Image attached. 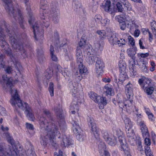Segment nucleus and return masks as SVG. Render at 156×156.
I'll return each instance as SVG.
<instances>
[{
	"label": "nucleus",
	"mask_w": 156,
	"mask_h": 156,
	"mask_svg": "<svg viewBox=\"0 0 156 156\" xmlns=\"http://www.w3.org/2000/svg\"><path fill=\"white\" fill-rule=\"evenodd\" d=\"M97 33L100 35V37L101 38L103 37L106 34L105 31L103 30H98L97 31Z\"/></svg>",
	"instance_id": "51"
},
{
	"label": "nucleus",
	"mask_w": 156,
	"mask_h": 156,
	"mask_svg": "<svg viewBox=\"0 0 156 156\" xmlns=\"http://www.w3.org/2000/svg\"><path fill=\"white\" fill-rule=\"evenodd\" d=\"M99 151L100 153L106 151H105L106 146L104 142H101L98 145Z\"/></svg>",
	"instance_id": "35"
},
{
	"label": "nucleus",
	"mask_w": 156,
	"mask_h": 156,
	"mask_svg": "<svg viewBox=\"0 0 156 156\" xmlns=\"http://www.w3.org/2000/svg\"><path fill=\"white\" fill-rule=\"evenodd\" d=\"M102 5V8L106 12L110 13L112 12V9L110 0H104Z\"/></svg>",
	"instance_id": "26"
},
{
	"label": "nucleus",
	"mask_w": 156,
	"mask_h": 156,
	"mask_svg": "<svg viewBox=\"0 0 156 156\" xmlns=\"http://www.w3.org/2000/svg\"><path fill=\"white\" fill-rule=\"evenodd\" d=\"M26 126L27 129L30 130H33L34 129L33 125L30 123H26Z\"/></svg>",
	"instance_id": "57"
},
{
	"label": "nucleus",
	"mask_w": 156,
	"mask_h": 156,
	"mask_svg": "<svg viewBox=\"0 0 156 156\" xmlns=\"http://www.w3.org/2000/svg\"><path fill=\"white\" fill-rule=\"evenodd\" d=\"M119 67L120 72H126V65L124 60H120L119 62Z\"/></svg>",
	"instance_id": "31"
},
{
	"label": "nucleus",
	"mask_w": 156,
	"mask_h": 156,
	"mask_svg": "<svg viewBox=\"0 0 156 156\" xmlns=\"http://www.w3.org/2000/svg\"><path fill=\"white\" fill-rule=\"evenodd\" d=\"M116 134L118 136L119 141L120 142L122 151L123 150L126 156H131L130 154L129 149L126 143L125 138L121 136L122 132L120 130H117Z\"/></svg>",
	"instance_id": "13"
},
{
	"label": "nucleus",
	"mask_w": 156,
	"mask_h": 156,
	"mask_svg": "<svg viewBox=\"0 0 156 156\" xmlns=\"http://www.w3.org/2000/svg\"><path fill=\"white\" fill-rule=\"evenodd\" d=\"M142 135L144 137H148L149 136V133L147 127L146 126L140 128Z\"/></svg>",
	"instance_id": "36"
},
{
	"label": "nucleus",
	"mask_w": 156,
	"mask_h": 156,
	"mask_svg": "<svg viewBox=\"0 0 156 156\" xmlns=\"http://www.w3.org/2000/svg\"><path fill=\"white\" fill-rule=\"evenodd\" d=\"M52 74L51 73H48L46 72L45 73V76L47 80H48L52 76Z\"/></svg>",
	"instance_id": "54"
},
{
	"label": "nucleus",
	"mask_w": 156,
	"mask_h": 156,
	"mask_svg": "<svg viewBox=\"0 0 156 156\" xmlns=\"http://www.w3.org/2000/svg\"><path fill=\"white\" fill-rule=\"evenodd\" d=\"M104 93L106 96H113L114 95V91L111 85H105L103 88Z\"/></svg>",
	"instance_id": "27"
},
{
	"label": "nucleus",
	"mask_w": 156,
	"mask_h": 156,
	"mask_svg": "<svg viewBox=\"0 0 156 156\" xmlns=\"http://www.w3.org/2000/svg\"><path fill=\"white\" fill-rule=\"evenodd\" d=\"M103 137L106 142L111 146L115 145L117 142V138L114 136H109L107 131H104L103 133Z\"/></svg>",
	"instance_id": "19"
},
{
	"label": "nucleus",
	"mask_w": 156,
	"mask_h": 156,
	"mask_svg": "<svg viewBox=\"0 0 156 156\" xmlns=\"http://www.w3.org/2000/svg\"><path fill=\"white\" fill-rule=\"evenodd\" d=\"M55 111L57 117L59 118L60 119L62 118V109L60 108L58 109L55 108Z\"/></svg>",
	"instance_id": "40"
},
{
	"label": "nucleus",
	"mask_w": 156,
	"mask_h": 156,
	"mask_svg": "<svg viewBox=\"0 0 156 156\" xmlns=\"http://www.w3.org/2000/svg\"><path fill=\"white\" fill-rule=\"evenodd\" d=\"M5 26L6 32L9 37V41L12 48L16 51H20L21 53L23 52L24 54L25 51L24 49L23 45L17 42L16 38V36L15 34L14 31L11 30V27H9V24H5Z\"/></svg>",
	"instance_id": "5"
},
{
	"label": "nucleus",
	"mask_w": 156,
	"mask_h": 156,
	"mask_svg": "<svg viewBox=\"0 0 156 156\" xmlns=\"http://www.w3.org/2000/svg\"><path fill=\"white\" fill-rule=\"evenodd\" d=\"M147 137H145L144 138H145L144 141H145V144L149 146L151 145V140H150L147 138Z\"/></svg>",
	"instance_id": "60"
},
{
	"label": "nucleus",
	"mask_w": 156,
	"mask_h": 156,
	"mask_svg": "<svg viewBox=\"0 0 156 156\" xmlns=\"http://www.w3.org/2000/svg\"><path fill=\"white\" fill-rule=\"evenodd\" d=\"M138 82L142 88L143 87H146L148 86L149 84L151 83L149 80L146 79H144L143 78L139 79Z\"/></svg>",
	"instance_id": "29"
},
{
	"label": "nucleus",
	"mask_w": 156,
	"mask_h": 156,
	"mask_svg": "<svg viewBox=\"0 0 156 156\" xmlns=\"http://www.w3.org/2000/svg\"><path fill=\"white\" fill-rule=\"evenodd\" d=\"M76 61L78 64L83 63V57H81L80 56H79L76 57Z\"/></svg>",
	"instance_id": "59"
},
{
	"label": "nucleus",
	"mask_w": 156,
	"mask_h": 156,
	"mask_svg": "<svg viewBox=\"0 0 156 156\" xmlns=\"http://www.w3.org/2000/svg\"><path fill=\"white\" fill-rule=\"evenodd\" d=\"M126 22L119 23L120 28L122 30H124L126 29Z\"/></svg>",
	"instance_id": "56"
},
{
	"label": "nucleus",
	"mask_w": 156,
	"mask_h": 156,
	"mask_svg": "<svg viewBox=\"0 0 156 156\" xmlns=\"http://www.w3.org/2000/svg\"><path fill=\"white\" fill-rule=\"evenodd\" d=\"M119 1L124 6L126 7L127 9L129 8L130 6V4L127 0H119Z\"/></svg>",
	"instance_id": "39"
},
{
	"label": "nucleus",
	"mask_w": 156,
	"mask_h": 156,
	"mask_svg": "<svg viewBox=\"0 0 156 156\" xmlns=\"http://www.w3.org/2000/svg\"><path fill=\"white\" fill-rule=\"evenodd\" d=\"M151 29L154 35L156 34V22H153L151 23Z\"/></svg>",
	"instance_id": "41"
},
{
	"label": "nucleus",
	"mask_w": 156,
	"mask_h": 156,
	"mask_svg": "<svg viewBox=\"0 0 156 156\" xmlns=\"http://www.w3.org/2000/svg\"><path fill=\"white\" fill-rule=\"evenodd\" d=\"M127 25H130V30L133 32L134 30L138 29V26L135 23L134 20H132L130 18V20L128 22L126 23Z\"/></svg>",
	"instance_id": "30"
},
{
	"label": "nucleus",
	"mask_w": 156,
	"mask_h": 156,
	"mask_svg": "<svg viewBox=\"0 0 156 156\" xmlns=\"http://www.w3.org/2000/svg\"><path fill=\"white\" fill-rule=\"evenodd\" d=\"M144 41V39L143 38H141L139 41V44L140 48L144 49L145 48V47L143 45V42Z\"/></svg>",
	"instance_id": "62"
},
{
	"label": "nucleus",
	"mask_w": 156,
	"mask_h": 156,
	"mask_svg": "<svg viewBox=\"0 0 156 156\" xmlns=\"http://www.w3.org/2000/svg\"><path fill=\"white\" fill-rule=\"evenodd\" d=\"M87 121L89 125L91 126V130L93 132L95 137L96 139H98L99 136V132L97 129L94 119L92 117H88L87 119Z\"/></svg>",
	"instance_id": "20"
},
{
	"label": "nucleus",
	"mask_w": 156,
	"mask_h": 156,
	"mask_svg": "<svg viewBox=\"0 0 156 156\" xmlns=\"http://www.w3.org/2000/svg\"><path fill=\"white\" fill-rule=\"evenodd\" d=\"M149 55V54L148 53H139L137 54V55L138 57L145 58L148 56Z\"/></svg>",
	"instance_id": "50"
},
{
	"label": "nucleus",
	"mask_w": 156,
	"mask_h": 156,
	"mask_svg": "<svg viewBox=\"0 0 156 156\" xmlns=\"http://www.w3.org/2000/svg\"><path fill=\"white\" fill-rule=\"evenodd\" d=\"M128 39L130 44L133 46L134 45L135 41L134 39L131 36H129L128 37Z\"/></svg>",
	"instance_id": "55"
},
{
	"label": "nucleus",
	"mask_w": 156,
	"mask_h": 156,
	"mask_svg": "<svg viewBox=\"0 0 156 156\" xmlns=\"http://www.w3.org/2000/svg\"><path fill=\"white\" fill-rule=\"evenodd\" d=\"M150 84H149L148 86L146 87H143L145 92L148 95H150L152 94L154 88L153 87L150 86Z\"/></svg>",
	"instance_id": "32"
},
{
	"label": "nucleus",
	"mask_w": 156,
	"mask_h": 156,
	"mask_svg": "<svg viewBox=\"0 0 156 156\" xmlns=\"http://www.w3.org/2000/svg\"><path fill=\"white\" fill-rule=\"evenodd\" d=\"M8 142L11 144L6 152L3 151L2 153L5 156H17V152L14 145V141L13 138L9 135L7 137Z\"/></svg>",
	"instance_id": "11"
},
{
	"label": "nucleus",
	"mask_w": 156,
	"mask_h": 156,
	"mask_svg": "<svg viewBox=\"0 0 156 156\" xmlns=\"http://www.w3.org/2000/svg\"><path fill=\"white\" fill-rule=\"evenodd\" d=\"M78 92L77 88L74 87L73 89V95L74 94L75 97L70 106V109L71 110L73 109L75 110H78V106L82 102V100H79L77 98V96L78 95L77 94L78 93Z\"/></svg>",
	"instance_id": "18"
},
{
	"label": "nucleus",
	"mask_w": 156,
	"mask_h": 156,
	"mask_svg": "<svg viewBox=\"0 0 156 156\" xmlns=\"http://www.w3.org/2000/svg\"><path fill=\"white\" fill-rule=\"evenodd\" d=\"M5 36L3 33V29L0 27V46L2 49L5 50V52L7 55L10 57L13 61L17 70L16 75L20 76V79L21 78L22 80L23 76L21 75L20 72L19 71V69L21 68V66L19 62L15 60L14 61L12 59V58H13V57L12 55V51L10 48L9 44L6 42L5 39Z\"/></svg>",
	"instance_id": "3"
},
{
	"label": "nucleus",
	"mask_w": 156,
	"mask_h": 156,
	"mask_svg": "<svg viewBox=\"0 0 156 156\" xmlns=\"http://www.w3.org/2000/svg\"><path fill=\"white\" fill-rule=\"evenodd\" d=\"M146 32H147L149 34V40L150 42H151L153 39V36L152 34L150 32L149 30L148 29L146 30Z\"/></svg>",
	"instance_id": "58"
},
{
	"label": "nucleus",
	"mask_w": 156,
	"mask_h": 156,
	"mask_svg": "<svg viewBox=\"0 0 156 156\" xmlns=\"http://www.w3.org/2000/svg\"><path fill=\"white\" fill-rule=\"evenodd\" d=\"M62 74L65 76H69L70 75V72L67 69H65L62 71Z\"/></svg>",
	"instance_id": "49"
},
{
	"label": "nucleus",
	"mask_w": 156,
	"mask_h": 156,
	"mask_svg": "<svg viewBox=\"0 0 156 156\" xmlns=\"http://www.w3.org/2000/svg\"><path fill=\"white\" fill-rule=\"evenodd\" d=\"M115 19L119 23L126 22L127 23L130 20V17L125 14H123L116 16Z\"/></svg>",
	"instance_id": "24"
},
{
	"label": "nucleus",
	"mask_w": 156,
	"mask_h": 156,
	"mask_svg": "<svg viewBox=\"0 0 156 156\" xmlns=\"http://www.w3.org/2000/svg\"><path fill=\"white\" fill-rule=\"evenodd\" d=\"M136 51V48L135 47L130 48L127 50L128 55L131 58V59L129 61V68L130 72L132 75H135L136 70L135 66L136 58L135 56Z\"/></svg>",
	"instance_id": "8"
},
{
	"label": "nucleus",
	"mask_w": 156,
	"mask_h": 156,
	"mask_svg": "<svg viewBox=\"0 0 156 156\" xmlns=\"http://www.w3.org/2000/svg\"><path fill=\"white\" fill-rule=\"evenodd\" d=\"M108 39L110 43L113 45H116L118 38L116 36V34L110 33L108 36Z\"/></svg>",
	"instance_id": "28"
},
{
	"label": "nucleus",
	"mask_w": 156,
	"mask_h": 156,
	"mask_svg": "<svg viewBox=\"0 0 156 156\" xmlns=\"http://www.w3.org/2000/svg\"><path fill=\"white\" fill-rule=\"evenodd\" d=\"M129 142L132 144H134V142H135L136 143H137V148L138 150L140 151H142L143 150L142 147L141 145V142L140 140V138L139 137H136V138H135V141L133 142V144H131L130 142Z\"/></svg>",
	"instance_id": "34"
},
{
	"label": "nucleus",
	"mask_w": 156,
	"mask_h": 156,
	"mask_svg": "<svg viewBox=\"0 0 156 156\" xmlns=\"http://www.w3.org/2000/svg\"><path fill=\"white\" fill-rule=\"evenodd\" d=\"M4 2L5 8L7 12L10 15H12L17 22L19 23L20 27L24 28V22L21 11L18 8L13 9L12 4V0H2Z\"/></svg>",
	"instance_id": "4"
},
{
	"label": "nucleus",
	"mask_w": 156,
	"mask_h": 156,
	"mask_svg": "<svg viewBox=\"0 0 156 156\" xmlns=\"http://www.w3.org/2000/svg\"><path fill=\"white\" fill-rule=\"evenodd\" d=\"M125 90L126 92V95L127 98H133V88L132 84L129 82L126 85Z\"/></svg>",
	"instance_id": "23"
},
{
	"label": "nucleus",
	"mask_w": 156,
	"mask_h": 156,
	"mask_svg": "<svg viewBox=\"0 0 156 156\" xmlns=\"http://www.w3.org/2000/svg\"><path fill=\"white\" fill-rule=\"evenodd\" d=\"M119 1L124 6L126 7L127 9L129 8L130 6V4L127 0H119Z\"/></svg>",
	"instance_id": "38"
},
{
	"label": "nucleus",
	"mask_w": 156,
	"mask_h": 156,
	"mask_svg": "<svg viewBox=\"0 0 156 156\" xmlns=\"http://www.w3.org/2000/svg\"><path fill=\"white\" fill-rule=\"evenodd\" d=\"M2 78L4 83L6 84L7 87L9 89L10 93L12 95V98L10 102L12 105L16 110L17 107L23 110H25V113L28 119L31 121H33L34 117L31 108L28 105L26 102H23L20 99L17 93V90L13 87L14 81L11 78L7 77L6 74L2 76Z\"/></svg>",
	"instance_id": "2"
},
{
	"label": "nucleus",
	"mask_w": 156,
	"mask_h": 156,
	"mask_svg": "<svg viewBox=\"0 0 156 156\" xmlns=\"http://www.w3.org/2000/svg\"><path fill=\"white\" fill-rule=\"evenodd\" d=\"M117 44L116 45H118L120 47L125 44H126V41L124 39L122 38L119 40H117Z\"/></svg>",
	"instance_id": "43"
},
{
	"label": "nucleus",
	"mask_w": 156,
	"mask_h": 156,
	"mask_svg": "<svg viewBox=\"0 0 156 156\" xmlns=\"http://www.w3.org/2000/svg\"><path fill=\"white\" fill-rule=\"evenodd\" d=\"M102 81L103 82H104L105 83H110L111 81V79L109 78L105 77V78H104L102 79Z\"/></svg>",
	"instance_id": "64"
},
{
	"label": "nucleus",
	"mask_w": 156,
	"mask_h": 156,
	"mask_svg": "<svg viewBox=\"0 0 156 156\" xmlns=\"http://www.w3.org/2000/svg\"><path fill=\"white\" fill-rule=\"evenodd\" d=\"M0 113L4 115H5L6 114V110L5 108L1 106H0Z\"/></svg>",
	"instance_id": "61"
},
{
	"label": "nucleus",
	"mask_w": 156,
	"mask_h": 156,
	"mask_svg": "<svg viewBox=\"0 0 156 156\" xmlns=\"http://www.w3.org/2000/svg\"><path fill=\"white\" fill-rule=\"evenodd\" d=\"M78 121L77 118H75L72 120L71 123L73 126V130L75 133H77L76 135L77 140L80 141H83L84 140L85 136L79 133L80 130V128L77 122Z\"/></svg>",
	"instance_id": "17"
},
{
	"label": "nucleus",
	"mask_w": 156,
	"mask_h": 156,
	"mask_svg": "<svg viewBox=\"0 0 156 156\" xmlns=\"http://www.w3.org/2000/svg\"><path fill=\"white\" fill-rule=\"evenodd\" d=\"M90 98L96 103L100 104L99 108L102 109L104 106L107 104L106 98L104 97H101L97 94L91 92L89 94Z\"/></svg>",
	"instance_id": "14"
},
{
	"label": "nucleus",
	"mask_w": 156,
	"mask_h": 156,
	"mask_svg": "<svg viewBox=\"0 0 156 156\" xmlns=\"http://www.w3.org/2000/svg\"><path fill=\"white\" fill-rule=\"evenodd\" d=\"M47 1L45 0H41L40 3V11L42 12L41 14V18L43 20L42 22L43 23L44 26L46 27H48L50 24L48 19L47 18L49 16L47 12L48 10L45 9V7L46 6Z\"/></svg>",
	"instance_id": "9"
},
{
	"label": "nucleus",
	"mask_w": 156,
	"mask_h": 156,
	"mask_svg": "<svg viewBox=\"0 0 156 156\" xmlns=\"http://www.w3.org/2000/svg\"><path fill=\"white\" fill-rule=\"evenodd\" d=\"M54 154V156H63V152L61 150H59L58 153L55 152Z\"/></svg>",
	"instance_id": "63"
},
{
	"label": "nucleus",
	"mask_w": 156,
	"mask_h": 156,
	"mask_svg": "<svg viewBox=\"0 0 156 156\" xmlns=\"http://www.w3.org/2000/svg\"><path fill=\"white\" fill-rule=\"evenodd\" d=\"M81 4L79 3L75 2H74V4L73 5V6L75 10H77L79 9H80L81 7Z\"/></svg>",
	"instance_id": "52"
},
{
	"label": "nucleus",
	"mask_w": 156,
	"mask_h": 156,
	"mask_svg": "<svg viewBox=\"0 0 156 156\" xmlns=\"http://www.w3.org/2000/svg\"><path fill=\"white\" fill-rule=\"evenodd\" d=\"M94 19L95 21L98 23H101L102 20V17L99 15H96L95 16Z\"/></svg>",
	"instance_id": "53"
},
{
	"label": "nucleus",
	"mask_w": 156,
	"mask_h": 156,
	"mask_svg": "<svg viewBox=\"0 0 156 156\" xmlns=\"http://www.w3.org/2000/svg\"><path fill=\"white\" fill-rule=\"evenodd\" d=\"M147 64V62H144L143 61V62L142 63V64L139 65L141 70L146 73H147L148 71L146 66Z\"/></svg>",
	"instance_id": "33"
},
{
	"label": "nucleus",
	"mask_w": 156,
	"mask_h": 156,
	"mask_svg": "<svg viewBox=\"0 0 156 156\" xmlns=\"http://www.w3.org/2000/svg\"><path fill=\"white\" fill-rule=\"evenodd\" d=\"M117 9L119 12H122L123 11V8L122 4L118 1L116 4Z\"/></svg>",
	"instance_id": "45"
},
{
	"label": "nucleus",
	"mask_w": 156,
	"mask_h": 156,
	"mask_svg": "<svg viewBox=\"0 0 156 156\" xmlns=\"http://www.w3.org/2000/svg\"><path fill=\"white\" fill-rule=\"evenodd\" d=\"M29 16L28 22L30 24L32 25L34 37L36 40H37L43 37L44 31L42 28H40L41 25L39 24L40 22H35V18L32 13H30Z\"/></svg>",
	"instance_id": "6"
},
{
	"label": "nucleus",
	"mask_w": 156,
	"mask_h": 156,
	"mask_svg": "<svg viewBox=\"0 0 156 156\" xmlns=\"http://www.w3.org/2000/svg\"><path fill=\"white\" fill-rule=\"evenodd\" d=\"M90 63L93 62V61L96 62V72L98 75H101L103 72V68L104 67V63L101 59L98 57L97 56L93 57V58L90 57L88 58Z\"/></svg>",
	"instance_id": "15"
},
{
	"label": "nucleus",
	"mask_w": 156,
	"mask_h": 156,
	"mask_svg": "<svg viewBox=\"0 0 156 156\" xmlns=\"http://www.w3.org/2000/svg\"><path fill=\"white\" fill-rule=\"evenodd\" d=\"M128 78V77L127 74L126 72H120L119 81H118L117 78H116L114 80V82L116 83L122 84L124 81Z\"/></svg>",
	"instance_id": "25"
},
{
	"label": "nucleus",
	"mask_w": 156,
	"mask_h": 156,
	"mask_svg": "<svg viewBox=\"0 0 156 156\" xmlns=\"http://www.w3.org/2000/svg\"><path fill=\"white\" fill-rule=\"evenodd\" d=\"M44 113L48 117L49 122L43 117H41L39 123L40 126L43 130H44L47 134L41 135L40 138V143L41 145L44 147L46 146L48 144V139L50 140L51 144L55 146L56 144L55 141L54 140L55 137L60 134L58 128L57 126L54 123V121L52 120L51 114L50 111L47 109H44Z\"/></svg>",
	"instance_id": "1"
},
{
	"label": "nucleus",
	"mask_w": 156,
	"mask_h": 156,
	"mask_svg": "<svg viewBox=\"0 0 156 156\" xmlns=\"http://www.w3.org/2000/svg\"><path fill=\"white\" fill-rule=\"evenodd\" d=\"M79 56H80L81 57H83V55L80 47H77L76 49V57Z\"/></svg>",
	"instance_id": "48"
},
{
	"label": "nucleus",
	"mask_w": 156,
	"mask_h": 156,
	"mask_svg": "<svg viewBox=\"0 0 156 156\" xmlns=\"http://www.w3.org/2000/svg\"><path fill=\"white\" fill-rule=\"evenodd\" d=\"M128 99L125 101L124 102H118L119 107L122 110L124 109L126 110V112L128 114H130L132 112H134V110L137 112L138 110L135 109V106H134L133 103V98H127Z\"/></svg>",
	"instance_id": "10"
},
{
	"label": "nucleus",
	"mask_w": 156,
	"mask_h": 156,
	"mask_svg": "<svg viewBox=\"0 0 156 156\" xmlns=\"http://www.w3.org/2000/svg\"><path fill=\"white\" fill-rule=\"evenodd\" d=\"M145 153L147 156H153L151 154V150L148 146L145 147Z\"/></svg>",
	"instance_id": "44"
},
{
	"label": "nucleus",
	"mask_w": 156,
	"mask_h": 156,
	"mask_svg": "<svg viewBox=\"0 0 156 156\" xmlns=\"http://www.w3.org/2000/svg\"><path fill=\"white\" fill-rule=\"evenodd\" d=\"M5 71L9 74H11L13 71V67L12 66H8L5 69Z\"/></svg>",
	"instance_id": "47"
},
{
	"label": "nucleus",
	"mask_w": 156,
	"mask_h": 156,
	"mask_svg": "<svg viewBox=\"0 0 156 156\" xmlns=\"http://www.w3.org/2000/svg\"><path fill=\"white\" fill-rule=\"evenodd\" d=\"M110 23V20L107 18H105L102 20L101 23L103 26H106L108 25Z\"/></svg>",
	"instance_id": "46"
},
{
	"label": "nucleus",
	"mask_w": 156,
	"mask_h": 156,
	"mask_svg": "<svg viewBox=\"0 0 156 156\" xmlns=\"http://www.w3.org/2000/svg\"><path fill=\"white\" fill-rule=\"evenodd\" d=\"M124 122L126 129L127 136L128 138L129 141L131 144H133L135 141L136 136L135 134L134 130L132 129L133 126V122L126 116H125L124 117Z\"/></svg>",
	"instance_id": "7"
},
{
	"label": "nucleus",
	"mask_w": 156,
	"mask_h": 156,
	"mask_svg": "<svg viewBox=\"0 0 156 156\" xmlns=\"http://www.w3.org/2000/svg\"><path fill=\"white\" fill-rule=\"evenodd\" d=\"M49 91L51 96H54V84L53 83L51 82L49 84V86L48 88Z\"/></svg>",
	"instance_id": "42"
},
{
	"label": "nucleus",
	"mask_w": 156,
	"mask_h": 156,
	"mask_svg": "<svg viewBox=\"0 0 156 156\" xmlns=\"http://www.w3.org/2000/svg\"><path fill=\"white\" fill-rule=\"evenodd\" d=\"M60 48L61 50H63L65 52V58L67 61L71 60L73 59V55L71 53L67 50L68 46L66 43L62 44L60 45Z\"/></svg>",
	"instance_id": "21"
},
{
	"label": "nucleus",
	"mask_w": 156,
	"mask_h": 156,
	"mask_svg": "<svg viewBox=\"0 0 156 156\" xmlns=\"http://www.w3.org/2000/svg\"><path fill=\"white\" fill-rule=\"evenodd\" d=\"M59 141L62 147H66L68 145L71 144V143L69 138L65 135H62L58 137Z\"/></svg>",
	"instance_id": "22"
},
{
	"label": "nucleus",
	"mask_w": 156,
	"mask_h": 156,
	"mask_svg": "<svg viewBox=\"0 0 156 156\" xmlns=\"http://www.w3.org/2000/svg\"><path fill=\"white\" fill-rule=\"evenodd\" d=\"M86 40L82 37L79 43V46L78 47H80V48H84L86 45Z\"/></svg>",
	"instance_id": "37"
},
{
	"label": "nucleus",
	"mask_w": 156,
	"mask_h": 156,
	"mask_svg": "<svg viewBox=\"0 0 156 156\" xmlns=\"http://www.w3.org/2000/svg\"><path fill=\"white\" fill-rule=\"evenodd\" d=\"M78 65L79 72L77 71L75 74L74 79L76 80L77 82H80L83 78L82 75L86 74L87 70L83 65V63L78 64Z\"/></svg>",
	"instance_id": "16"
},
{
	"label": "nucleus",
	"mask_w": 156,
	"mask_h": 156,
	"mask_svg": "<svg viewBox=\"0 0 156 156\" xmlns=\"http://www.w3.org/2000/svg\"><path fill=\"white\" fill-rule=\"evenodd\" d=\"M57 6V3L54 2H51L50 6V14L52 16L53 22L55 24L58 23L60 17V13Z\"/></svg>",
	"instance_id": "12"
}]
</instances>
